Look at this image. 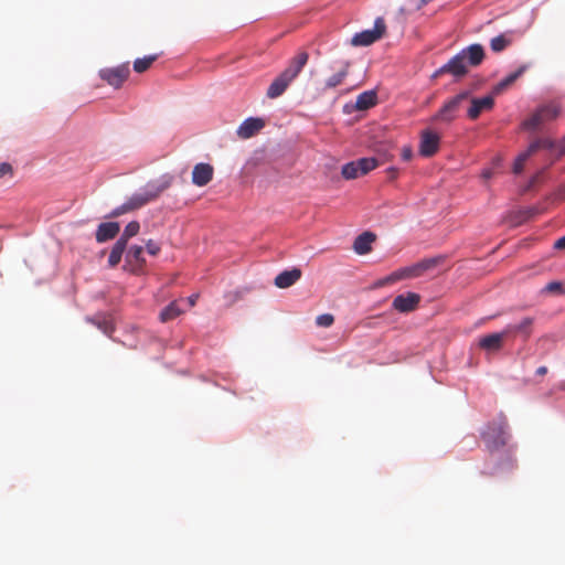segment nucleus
I'll return each instance as SVG.
<instances>
[{
  "label": "nucleus",
  "instance_id": "obj_2",
  "mask_svg": "<svg viewBox=\"0 0 565 565\" xmlns=\"http://www.w3.org/2000/svg\"><path fill=\"white\" fill-rule=\"evenodd\" d=\"M309 60L306 51H299L288 63L287 67L274 78L268 86L266 96L270 99L280 97L289 85L298 77Z\"/></svg>",
  "mask_w": 565,
  "mask_h": 565
},
{
  "label": "nucleus",
  "instance_id": "obj_33",
  "mask_svg": "<svg viewBox=\"0 0 565 565\" xmlns=\"http://www.w3.org/2000/svg\"><path fill=\"white\" fill-rule=\"evenodd\" d=\"M547 294H565V286L561 281H550L543 289Z\"/></svg>",
  "mask_w": 565,
  "mask_h": 565
},
{
  "label": "nucleus",
  "instance_id": "obj_16",
  "mask_svg": "<svg viewBox=\"0 0 565 565\" xmlns=\"http://www.w3.org/2000/svg\"><path fill=\"white\" fill-rule=\"evenodd\" d=\"M534 318L525 317L516 324H509L504 328L508 337L511 334H520L526 341L532 334Z\"/></svg>",
  "mask_w": 565,
  "mask_h": 565
},
{
  "label": "nucleus",
  "instance_id": "obj_24",
  "mask_svg": "<svg viewBox=\"0 0 565 565\" xmlns=\"http://www.w3.org/2000/svg\"><path fill=\"white\" fill-rule=\"evenodd\" d=\"M142 253L143 248L141 246L134 245L128 249L126 260L135 268H141L145 264Z\"/></svg>",
  "mask_w": 565,
  "mask_h": 565
},
{
  "label": "nucleus",
  "instance_id": "obj_15",
  "mask_svg": "<svg viewBox=\"0 0 565 565\" xmlns=\"http://www.w3.org/2000/svg\"><path fill=\"white\" fill-rule=\"evenodd\" d=\"M351 67V63L348 60H342L339 62V68L335 74L328 77L324 82V89H332L341 84H343L344 79L349 75V71Z\"/></svg>",
  "mask_w": 565,
  "mask_h": 565
},
{
  "label": "nucleus",
  "instance_id": "obj_39",
  "mask_svg": "<svg viewBox=\"0 0 565 565\" xmlns=\"http://www.w3.org/2000/svg\"><path fill=\"white\" fill-rule=\"evenodd\" d=\"M401 156H402V159L404 161H409L412 159V157H413V149H412V147L411 146L403 147Z\"/></svg>",
  "mask_w": 565,
  "mask_h": 565
},
{
  "label": "nucleus",
  "instance_id": "obj_7",
  "mask_svg": "<svg viewBox=\"0 0 565 565\" xmlns=\"http://www.w3.org/2000/svg\"><path fill=\"white\" fill-rule=\"evenodd\" d=\"M561 109L556 104H548L540 107L530 118L523 121L522 127L526 130H535L546 121L555 119Z\"/></svg>",
  "mask_w": 565,
  "mask_h": 565
},
{
  "label": "nucleus",
  "instance_id": "obj_13",
  "mask_svg": "<svg viewBox=\"0 0 565 565\" xmlns=\"http://www.w3.org/2000/svg\"><path fill=\"white\" fill-rule=\"evenodd\" d=\"M494 96L492 93L481 98H472L471 106L468 109V117L470 119H477L480 114L484 110L492 109L494 105Z\"/></svg>",
  "mask_w": 565,
  "mask_h": 565
},
{
  "label": "nucleus",
  "instance_id": "obj_45",
  "mask_svg": "<svg viewBox=\"0 0 565 565\" xmlns=\"http://www.w3.org/2000/svg\"><path fill=\"white\" fill-rule=\"evenodd\" d=\"M388 172L391 173L392 178H395V177H396V173H397L396 169H394V168H390V169H388Z\"/></svg>",
  "mask_w": 565,
  "mask_h": 565
},
{
  "label": "nucleus",
  "instance_id": "obj_47",
  "mask_svg": "<svg viewBox=\"0 0 565 565\" xmlns=\"http://www.w3.org/2000/svg\"><path fill=\"white\" fill-rule=\"evenodd\" d=\"M500 161H501L500 158H498L494 163L499 166Z\"/></svg>",
  "mask_w": 565,
  "mask_h": 565
},
{
  "label": "nucleus",
  "instance_id": "obj_11",
  "mask_svg": "<svg viewBox=\"0 0 565 565\" xmlns=\"http://www.w3.org/2000/svg\"><path fill=\"white\" fill-rule=\"evenodd\" d=\"M508 338L504 329L501 332L490 333L479 339L480 349L488 352H498L502 349L504 340Z\"/></svg>",
  "mask_w": 565,
  "mask_h": 565
},
{
  "label": "nucleus",
  "instance_id": "obj_25",
  "mask_svg": "<svg viewBox=\"0 0 565 565\" xmlns=\"http://www.w3.org/2000/svg\"><path fill=\"white\" fill-rule=\"evenodd\" d=\"M126 247L127 245L125 244V238H119L114 244L108 257V264L110 267H116L120 263Z\"/></svg>",
  "mask_w": 565,
  "mask_h": 565
},
{
  "label": "nucleus",
  "instance_id": "obj_43",
  "mask_svg": "<svg viewBox=\"0 0 565 565\" xmlns=\"http://www.w3.org/2000/svg\"><path fill=\"white\" fill-rule=\"evenodd\" d=\"M547 373V367L546 366H540L536 369V374L540 375V376H543Z\"/></svg>",
  "mask_w": 565,
  "mask_h": 565
},
{
  "label": "nucleus",
  "instance_id": "obj_35",
  "mask_svg": "<svg viewBox=\"0 0 565 565\" xmlns=\"http://www.w3.org/2000/svg\"><path fill=\"white\" fill-rule=\"evenodd\" d=\"M128 212H131V211H130L129 205H128V203L126 201L122 205H120V206L116 207L115 210H113V212L109 214V216L110 217H118V216H120V215H122L125 213H128Z\"/></svg>",
  "mask_w": 565,
  "mask_h": 565
},
{
  "label": "nucleus",
  "instance_id": "obj_28",
  "mask_svg": "<svg viewBox=\"0 0 565 565\" xmlns=\"http://www.w3.org/2000/svg\"><path fill=\"white\" fill-rule=\"evenodd\" d=\"M87 320L102 330L106 335H111L115 331L111 320L106 317L88 318Z\"/></svg>",
  "mask_w": 565,
  "mask_h": 565
},
{
  "label": "nucleus",
  "instance_id": "obj_31",
  "mask_svg": "<svg viewBox=\"0 0 565 565\" xmlns=\"http://www.w3.org/2000/svg\"><path fill=\"white\" fill-rule=\"evenodd\" d=\"M341 173H342V177L347 180H353V179L361 177L358 166H355V161L345 163L342 167Z\"/></svg>",
  "mask_w": 565,
  "mask_h": 565
},
{
  "label": "nucleus",
  "instance_id": "obj_8",
  "mask_svg": "<svg viewBox=\"0 0 565 565\" xmlns=\"http://www.w3.org/2000/svg\"><path fill=\"white\" fill-rule=\"evenodd\" d=\"M130 74L129 63L116 67H106L99 71V77L114 88H120Z\"/></svg>",
  "mask_w": 565,
  "mask_h": 565
},
{
  "label": "nucleus",
  "instance_id": "obj_10",
  "mask_svg": "<svg viewBox=\"0 0 565 565\" xmlns=\"http://www.w3.org/2000/svg\"><path fill=\"white\" fill-rule=\"evenodd\" d=\"M440 137L431 131L424 130L420 135L419 153L423 157H433L439 150Z\"/></svg>",
  "mask_w": 565,
  "mask_h": 565
},
{
  "label": "nucleus",
  "instance_id": "obj_1",
  "mask_svg": "<svg viewBox=\"0 0 565 565\" xmlns=\"http://www.w3.org/2000/svg\"><path fill=\"white\" fill-rule=\"evenodd\" d=\"M484 58V50L481 44H471L461 50L457 55L451 57L448 63L438 68L433 77H438L443 74H451L455 77L465 76L469 67H476L482 63Z\"/></svg>",
  "mask_w": 565,
  "mask_h": 565
},
{
  "label": "nucleus",
  "instance_id": "obj_38",
  "mask_svg": "<svg viewBox=\"0 0 565 565\" xmlns=\"http://www.w3.org/2000/svg\"><path fill=\"white\" fill-rule=\"evenodd\" d=\"M532 143H539L537 150L541 148L551 149L554 147V142L550 139H537V140L533 141Z\"/></svg>",
  "mask_w": 565,
  "mask_h": 565
},
{
  "label": "nucleus",
  "instance_id": "obj_32",
  "mask_svg": "<svg viewBox=\"0 0 565 565\" xmlns=\"http://www.w3.org/2000/svg\"><path fill=\"white\" fill-rule=\"evenodd\" d=\"M140 230V225L137 221H131L129 222L125 230H124V234L121 235L120 238H125V244L127 245V242L130 237H134L138 234Z\"/></svg>",
  "mask_w": 565,
  "mask_h": 565
},
{
  "label": "nucleus",
  "instance_id": "obj_6",
  "mask_svg": "<svg viewBox=\"0 0 565 565\" xmlns=\"http://www.w3.org/2000/svg\"><path fill=\"white\" fill-rule=\"evenodd\" d=\"M386 32V23L383 18H376L374 22V28L372 30H363L354 34L351 39V44L353 46H369L385 34Z\"/></svg>",
  "mask_w": 565,
  "mask_h": 565
},
{
  "label": "nucleus",
  "instance_id": "obj_21",
  "mask_svg": "<svg viewBox=\"0 0 565 565\" xmlns=\"http://www.w3.org/2000/svg\"><path fill=\"white\" fill-rule=\"evenodd\" d=\"M514 42V33L512 31L501 33L490 41V47L494 53H500Z\"/></svg>",
  "mask_w": 565,
  "mask_h": 565
},
{
  "label": "nucleus",
  "instance_id": "obj_40",
  "mask_svg": "<svg viewBox=\"0 0 565 565\" xmlns=\"http://www.w3.org/2000/svg\"><path fill=\"white\" fill-rule=\"evenodd\" d=\"M554 248L565 250V235L555 241Z\"/></svg>",
  "mask_w": 565,
  "mask_h": 565
},
{
  "label": "nucleus",
  "instance_id": "obj_30",
  "mask_svg": "<svg viewBox=\"0 0 565 565\" xmlns=\"http://www.w3.org/2000/svg\"><path fill=\"white\" fill-rule=\"evenodd\" d=\"M355 166H358L360 174L364 175L374 170L379 166V162L375 158H361L355 160Z\"/></svg>",
  "mask_w": 565,
  "mask_h": 565
},
{
  "label": "nucleus",
  "instance_id": "obj_3",
  "mask_svg": "<svg viewBox=\"0 0 565 565\" xmlns=\"http://www.w3.org/2000/svg\"><path fill=\"white\" fill-rule=\"evenodd\" d=\"M173 179V175L166 173L158 180L147 183L141 192L135 193L127 200L130 211L138 210L157 200L162 192L171 186Z\"/></svg>",
  "mask_w": 565,
  "mask_h": 565
},
{
  "label": "nucleus",
  "instance_id": "obj_22",
  "mask_svg": "<svg viewBox=\"0 0 565 565\" xmlns=\"http://www.w3.org/2000/svg\"><path fill=\"white\" fill-rule=\"evenodd\" d=\"M376 236L371 232H364L359 235L353 244L355 253L364 255L371 250V245L375 241Z\"/></svg>",
  "mask_w": 565,
  "mask_h": 565
},
{
  "label": "nucleus",
  "instance_id": "obj_27",
  "mask_svg": "<svg viewBox=\"0 0 565 565\" xmlns=\"http://www.w3.org/2000/svg\"><path fill=\"white\" fill-rule=\"evenodd\" d=\"M159 54H150L146 55L141 58H137L134 62V71L136 73H143L148 71L151 65L158 60Z\"/></svg>",
  "mask_w": 565,
  "mask_h": 565
},
{
  "label": "nucleus",
  "instance_id": "obj_36",
  "mask_svg": "<svg viewBox=\"0 0 565 565\" xmlns=\"http://www.w3.org/2000/svg\"><path fill=\"white\" fill-rule=\"evenodd\" d=\"M146 247H147V252L152 255V256H156L159 254L160 252V246L159 244H157L156 242H153L152 239H149L146 244Z\"/></svg>",
  "mask_w": 565,
  "mask_h": 565
},
{
  "label": "nucleus",
  "instance_id": "obj_5",
  "mask_svg": "<svg viewBox=\"0 0 565 565\" xmlns=\"http://www.w3.org/2000/svg\"><path fill=\"white\" fill-rule=\"evenodd\" d=\"M443 260L441 257L425 258L412 266L399 268L385 277L380 286L393 284L398 280L420 277L424 273L435 268Z\"/></svg>",
  "mask_w": 565,
  "mask_h": 565
},
{
  "label": "nucleus",
  "instance_id": "obj_9",
  "mask_svg": "<svg viewBox=\"0 0 565 565\" xmlns=\"http://www.w3.org/2000/svg\"><path fill=\"white\" fill-rule=\"evenodd\" d=\"M468 98V93H460L456 95L455 97L450 98L445 105L441 107V109L438 111V114L435 116L436 120H443V121H451L456 113L458 111L460 104Z\"/></svg>",
  "mask_w": 565,
  "mask_h": 565
},
{
  "label": "nucleus",
  "instance_id": "obj_41",
  "mask_svg": "<svg viewBox=\"0 0 565 565\" xmlns=\"http://www.w3.org/2000/svg\"><path fill=\"white\" fill-rule=\"evenodd\" d=\"M198 299H199V295L198 294H193V295H191L190 297L186 298V301H188L190 307H193V306H195Z\"/></svg>",
  "mask_w": 565,
  "mask_h": 565
},
{
  "label": "nucleus",
  "instance_id": "obj_19",
  "mask_svg": "<svg viewBox=\"0 0 565 565\" xmlns=\"http://www.w3.org/2000/svg\"><path fill=\"white\" fill-rule=\"evenodd\" d=\"M264 127V121L259 118H248L238 127L237 134L241 138L247 139L254 136Z\"/></svg>",
  "mask_w": 565,
  "mask_h": 565
},
{
  "label": "nucleus",
  "instance_id": "obj_37",
  "mask_svg": "<svg viewBox=\"0 0 565 565\" xmlns=\"http://www.w3.org/2000/svg\"><path fill=\"white\" fill-rule=\"evenodd\" d=\"M13 169L12 166L8 162H0V178L4 175H12Z\"/></svg>",
  "mask_w": 565,
  "mask_h": 565
},
{
  "label": "nucleus",
  "instance_id": "obj_4",
  "mask_svg": "<svg viewBox=\"0 0 565 565\" xmlns=\"http://www.w3.org/2000/svg\"><path fill=\"white\" fill-rule=\"evenodd\" d=\"M509 437L505 418L489 423L481 433V438L491 458L497 451L507 446Z\"/></svg>",
  "mask_w": 565,
  "mask_h": 565
},
{
  "label": "nucleus",
  "instance_id": "obj_46",
  "mask_svg": "<svg viewBox=\"0 0 565 565\" xmlns=\"http://www.w3.org/2000/svg\"><path fill=\"white\" fill-rule=\"evenodd\" d=\"M483 473H484V475H489V476H491V475H493V473H494V469H488V470H484V471H483Z\"/></svg>",
  "mask_w": 565,
  "mask_h": 565
},
{
  "label": "nucleus",
  "instance_id": "obj_23",
  "mask_svg": "<svg viewBox=\"0 0 565 565\" xmlns=\"http://www.w3.org/2000/svg\"><path fill=\"white\" fill-rule=\"evenodd\" d=\"M377 96L374 90H366L361 93L355 102V107L359 110H365L376 105Z\"/></svg>",
  "mask_w": 565,
  "mask_h": 565
},
{
  "label": "nucleus",
  "instance_id": "obj_18",
  "mask_svg": "<svg viewBox=\"0 0 565 565\" xmlns=\"http://www.w3.org/2000/svg\"><path fill=\"white\" fill-rule=\"evenodd\" d=\"M119 223L117 222H107L98 225L96 231V241L98 243H104L109 239H113L119 233Z\"/></svg>",
  "mask_w": 565,
  "mask_h": 565
},
{
  "label": "nucleus",
  "instance_id": "obj_14",
  "mask_svg": "<svg viewBox=\"0 0 565 565\" xmlns=\"http://www.w3.org/2000/svg\"><path fill=\"white\" fill-rule=\"evenodd\" d=\"M214 169L209 163H198L192 171V182L196 186H204L213 179Z\"/></svg>",
  "mask_w": 565,
  "mask_h": 565
},
{
  "label": "nucleus",
  "instance_id": "obj_34",
  "mask_svg": "<svg viewBox=\"0 0 565 565\" xmlns=\"http://www.w3.org/2000/svg\"><path fill=\"white\" fill-rule=\"evenodd\" d=\"M334 317L331 313H323L316 318V324L321 328H329L333 324Z\"/></svg>",
  "mask_w": 565,
  "mask_h": 565
},
{
  "label": "nucleus",
  "instance_id": "obj_44",
  "mask_svg": "<svg viewBox=\"0 0 565 565\" xmlns=\"http://www.w3.org/2000/svg\"><path fill=\"white\" fill-rule=\"evenodd\" d=\"M558 150L561 153H564L565 154V137L563 138V140L561 141L559 143V147H558Z\"/></svg>",
  "mask_w": 565,
  "mask_h": 565
},
{
  "label": "nucleus",
  "instance_id": "obj_26",
  "mask_svg": "<svg viewBox=\"0 0 565 565\" xmlns=\"http://www.w3.org/2000/svg\"><path fill=\"white\" fill-rule=\"evenodd\" d=\"M539 143H531L524 152L520 153L513 164V172L519 174L523 171L524 164L529 157L537 151Z\"/></svg>",
  "mask_w": 565,
  "mask_h": 565
},
{
  "label": "nucleus",
  "instance_id": "obj_17",
  "mask_svg": "<svg viewBox=\"0 0 565 565\" xmlns=\"http://www.w3.org/2000/svg\"><path fill=\"white\" fill-rule=\"evenodd\" d=\"M530 67L529 64L521 65L515 72L509 74L492 88V94L498 96L507 90L519 77H521Z\"/></svg>",
  "mask_w": 565,
  "mask_h": 565
},
{
  "label": "nucleus",
  "instance_id": "obj_12",
  "mask_svg": "<svg viewBox=\"0 0 565 565\" xmlns=\"http://www.w3.org/2000/svg\"><path fill=\"white\" fill-rule=\"evenodd\" d=\"M420 301V296L415 292L398 295L393 300V308L399 312L413 311Z\"/></svg>",
  "mask_w": 565,
  "mask_h": 565
},
{
  "label": "nucleus",
  "instance_id": "obj_29",
  "mask_svg": "<svg viewBox=\"0 0 565 565\" xmlns=\"http://www.w3.org/2000/svg\"><path fill=\"white\" fill-rule=\"evenodd\" d=\"M182 313V309L180 308L178 301H172L160 313V320L162 322L170 321Z\"/></svg>",
  "mask_w": 565,
  "mask_h": 565
},
{
  "label": "nucleus",
  "instance_id": "obj_20",
  "mask_svg": "<svg viewBox=\"0 0 565 565\" xmlns=\"http://www.w3.org/2000/svg\"><path fill=\"white\" fill-rule=\"evenodd\" d=\"M301 277V270L299 268H292L291 270H284L275 278V285L278 288H288L298 281Z\"/></svg>",
  "mask_w": 565,
  "mask_h": 565
},
{
  "label": "nucleus",
  "instance_id": "obj_42",
  "mask_svg": "<svg viewBox=\"0 0 565 565\" xmlns=\"http://www.w3.org/2000/svg\"><path fill=\"white\" fill-rule=\"evenodd\" d=\"M482 178L484 180H488L490 179L492 175H493V170L492 169H484L481 173Z\"/></svg>",
  "mask_w": 565,
  "mask_h": 565
}]
</instances>
